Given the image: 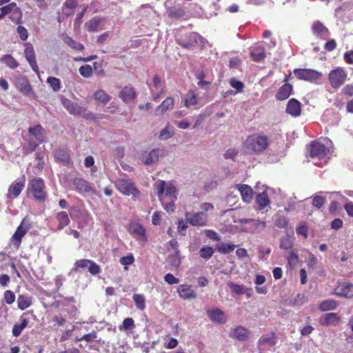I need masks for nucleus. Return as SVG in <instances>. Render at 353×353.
<instances>
[{
    "label": "nucleus",
    "mask_w": 353,
    "mask_h": 353,
    "mask_svg": "<svg viewBox=\"0 0 353 353\" xmlns=\"http://www.w3.org/2000/svg\"><path fill=\"white\" fill-rule=\"evenodd\" d=\"M3 299L7 304L11 305L15 301V294L11 290H6L3 294Z\"/></svg>",
    "instance_id": "obj_55"
},
{
    "label": "nucleus",
    "mask_w": 353,
    "mask_h": 353,
    "mask_svg": "<svg viewBox=\"0 0 353 353\" xmlns=\"http://www.w3.org/2000/svg\"><path fill=\"white\" fill-rule=\"evenodd\" d=\"M94 99L103 104H106L110 101L111 97L105 91L99 90L95 92Z\"/></svg>",
    "instance_id": "obj_42"
},
{
    "label": "nucleus",
    "mask_w": 353,
    "mask_h": 353,
    "mask_svg": "<svg viewBox=\"0 0 353 353\" xmlns=\"http://www.w3.org/2000/svg\"><path fill=\"white\" fill-rule=\"evenodd\" d=\"M230 85L234 89H236V92H241L244 87V85L241 81H238L235 79H230Z\"/></svg>",
    "instance_id": "obj_59"
},
{
    "label": "nucleus",
    "mask_w": 353,
    "mask_h": 353,
    "mask_svg": "<svg viewBox=\"0 0 353 353\" xmlns=\"http://www.w3.org/2000/svg\"><path fill=\"white\" fill-rule=\"evenodd\" d=\"M286 112L294 117L299 116L301 113L300 103L294 99H291L288 103Z\"/></svg>",
    "instance_id": "obj_23"
},
{
    "label": "nucleus",
    "mask_w": 353,
    "mask_h": 353,
    "mask_svg": "<svg viewBox=\"0 0 353 353\" xmlns=\"http://www.w3.org/2000/svg\"><path fill=\"white\" fill-rule=\"evenodd\" d=\"M137 307L140 310H143L145 308V299L143 295L139 294H134L132 296Z\"/></svg>",
    "instance_id": "obj_44"
},
{
    "label": "nucleus",
    "mask_w": 353,
    "mask_h": 353,
    "mask_svg": "<svg viewBox=\"0 0 353 353\" xmlns=\"http://www.w3.org/2000/svg\"><path fill=\"white\" fill-rule=\"evenodd\" d=\"M119 97L125 103L133 101L137 97L134 89L131 86H125L119 92Z\"/></svg>",
    "instance_id": "obj_20"
},
{
    "label": "nucleus",
    "mask_w": 353,
    "mask_h": 353,
    "mask_svg": "<svg viewBox=\"0 0 353 353\" xmlns=\"http://www.w3.org/2000/svg\"><path fill=\"white\" fill-rule=\"evenodd\" d=\"M292 92V86L290 84L285 83L279 88L276 94V98L279 101L285 100L290 96Z\"/></svg>",
    "instance_id": "obj_25"
},
{
    "label": "nucleus",
    "mask_w": 353,
    "mask_h": 353,
    "mask_svg": "<svg viewBox=\"0 0 353 353\" xmlns=\"http://www.w3.org/2000/svg\"><path fill=\"white\" fill-rule=\"evenodd\" d=\"M154 190L164 210L168 213L174 212L178 194L175 185L170 181L158 180L154 184Z\"/></svg>",
    "instance_id": "obj_1"
},
{
    "label": "nucleus",
    "mask_w": 353,
    "mask_h": 353,
    "mask_svg": "<svg viewBox=\"0 0 353 353\" xmlns=\"http://www.w3.org/2000/svg\"><path fill=\"white\" fill-rule=\"evenodd\" d=\"M31 298L28 295H19L17 299L18 307L21 310H24L31 305Z\"/></svg>",
    "instance_id": "obj_37"
},
{
    "label": "nucleus",
    "mask_w": 353,
    "mask_h": 353,
    "mask_svg": "<svg viewBox=\"0 0 353 353\" xmlns=\"http://www.w3.org/2000/svg\"><path fill=\"white\" fill-rule=\"evenodd\" d=\"M347 74L344 68L337 67L332 70L328 74V79L333 88H339L345 83Z\"/></svg>",
    "instance_id": "obj_7"
},
{
    "label": "nucleus",
    "mask_w": 353,
    "mask_h": 353,
    "mask_svg": "<svg viewBox=\"0 0 353 353\" xmlns=\"http://www.w3.org/2000/svg\"><path fill=\"white\" fill-rule=\"evenodd\" d=\"M339 320L340 319L336 313L331 312L323 315L319 319V323L323 326L336 325Z\"/></svg>",
    "instance_id": "obj_21"
},
{
    "label": "nucleus",
    "mask_w": 353,
    "mask_h": 353,
    "mask_svg": "<svg viewBox=\"0 0 353 353\" xmlns=\"http://www.w3.org/2000/svg\"><path fill=\"white\" fill-rule=\"evenodd\" d=\"M276 343V338L274 333L261 336L258 341V346L261 349L272 347Z\"/></svg>",
    "instance_id": "obj_18"
},
{
    "label": "nucleus",
    "mask_w": 353,
    "mask_h": 353,
    "mask_svg": "<svg viewBox=\"0 0 353 353\" xmlns=\"http://www.w3.org/2000/svg\"><path fill=\"white\" fill-rule=\"evenodd\" d=\"M20 323H15L12 328V334L14 336H19L25 327H27L28 324V320L26 318L21 317Z\"/></svg>",
    "instance_id": "obj_33"
},
{
    "label": "nucleus",
    "mask_w": 353,
    "mask_h": 353,
    "mask_svg": "<svg viewBox=\"0 0 353 353\" xmlns=\"http://www.w3.org/2000/svg\"><path fill=\"white\" fill-rule=\"evenodd\" d=\"M237 188L240 192L243 200L249 203L252 199V189L250 186L243 184V185H237Z\"/></svg>",
    "instance_id": "obj_26"
},
{
    "label": "nucleus",
    "mask_w": 353,
    "mask_h": 353,
    "mask_svg": "<svg viewBox=\"0 0 353 353\" xmlns=\"http://www.w3.org/2000/svg\"><path fill=\"white\" fill-rule=\"evenodd\" d=\"M28 133L31 136L34 137L35 140L37 141V143H36L33 141V139L30 140L27 150H29V152H32L36 149L39 143H41L45 141L46 139V131L40 125H37L34 127L29 128Z\"/></svg>",
    "instance_id": "obj_6"
},
{
    "label": "nucleus",
    "mask_w": 353,
    "mask_h": 353,
    "mask_svg": "<svg viewBox=\"0 0 353 353\" xmlns=\"http://www.w3.org/2000/svg\"><path fill=\"white\" fill-rule=\"evenodd\" d=\"M210 320L216 323H224L226 322L225 313L220 309H212L208 312Z\"/></svg>",
    "instance_id": "obj_22"
},
{
    "label": "nucleus",
    "mask_w": 353,
    "mask_h": 353,
    "mask_svg": "<svg viewBox=\"0 0 353 353\" xmlns=\"http://www.w3.org/2000/svg\"><path fill=\"white\" fill-rule=\"evenodd\" d=\"M134 261L132 254H128L127 256H123L120 259V263L125 265V269L127 270V266L131 265Z\"/></svg>",
    "instance_id": "obj_57"
},
{
    "label": "nucleus",
    "mask_w": 353,
    "mask_h": 353,
    "mask_svg": "<svg viewBox=\"0 0 353 353\" xmlns=\"http://www.w3.org/2000/svg\"><path fill=\"white\" fill-rule=\"evenodd\" d=\"M73 184L75 187L77 191L79 193L83 195H92L98 194L95 192V190L92 188L90 184L82 179H75L73 181Z\"/></svg>",
    "instance_id": "obj_13"
},
{
    "label": "nucleus",
    "mask_w": 353,
    "mask_h": 353,
    "mask_svg": "<svg viewBox=\"0 0 353 353\" xmlns=\"http://www.w3.org/2000/svg\"><path fill=\"white\" fill-rule=\"evenodd\" d=\"M250 336L249 330L243 326L239 325L232 328L230 332V336L232 339H236L239 341H246Z\"/></svg>",
    "instance_id": "obj_14"
},
{
    "label": "nucleus",
    "mask_w": 353,
    "mask_h": 353,
    "mask_svg": "<svg viewBox=\"0 0 353 353\" xmlns=\"http://www.w3.org/2000/svg\"><path fill=\"white\" fill-rule=\"evenodd\" d=\"M251 55L255 61H260L265 58V50L262 43H259L252 48Z\"/></svg>",
    "instance_id": "obj_30"
},
{
    "label": "nucleus",
    "mask_w": 353,
    "mask_h": 353,
    "mask_svg": "<svg viewBox=\"0 0 353 353\" xmlns=\"http://www.w3.org/2000/svg\"><path fill=\"white\" fill-rule=\"evenodd\" d=\"M103 21V19L97 17H94L90 21L85 24L86 29L90 32H95L102 29L101 27V23Z\"/></svg>",
    "instance_id": "obj_29"
},
{
    "label": "nucleus",
    "mask_w": 353,
    "mask_h": 353,
    "mask_svg": "<svg viewBox=\"0 0 353 353\" xmlns=\"http://www.w3.org/2000/svg\"><path fill=\"white\" fill-rule=\"evenodd\" d=\"M186 221L193 226H205L208 220V215L203 212H191L185 214Z\"/></svg>",
    "instance_id": "obj_9"
},
{
    "label": "nucleus",
    "mask_w": 353,
    "mask_h": 353,
    "mask_svg": "<svg viewBox=\"0 0 353 353\" xmlns=\"http://www.w3.org/2000/svg\"><path fill=\"white\" fill-rule=\"evenodd\" d=\"M296 233L298 234H301L304 236V238H307V228L305 223H302L299 225V226L296 228Z\"/></svg>",
    "instance_id": "obj_63"
},
{
    "label": "nucleus",
    "mask_w": 353,
    "mask_h": 353,
    "mask_svg": "<svg viewBox=\"0 0 353 353\" xmlns=\"http://www.w3.org/2000/svg\"><path fill=\"white\" fill-rule=\"evenodd\" d=\"M17 88L23 94H28L31 91V85L27 78L19 77L16 79Z\"/></svg>",
    "instance_id": "obj_24"
},
{
    "label": "nucleus",
    "mask_w": 353,
    "mask_h": 353,
    "mask_svg": "<svg viewBox=\"0 0 353 353\" xmlns=\"http://www.w3.org/2000/svg\"><path fill=\"white\" fill-rule=\"evenodd\" d=\"M115 186L117 189L124 195H131L136 198L140 194L139 191L135 187L134 183L129 179H119L117 180Z\"/></svg>",
    "instance_id": "obj_5"
},
{
    "label": "nucleus",
    "mask_w": 353,
    "mask_h": 353,
    "mask_svg": "<svg viewBox=\"0 0 353 353\" xmlns=\"http://www.w3.org/2000/svg\"><path fill=\"white\" fill-rule=\"evenodd\" d=\"M256 202L259 204V205L262 208H264L266 206H268L270 203L268 193L265 191H263V192L259 194L256 197Z\"/></svg>",
    "instance_id": "obj_43"
},
{
    "label": "nucleus",
    "mask_w": 353,
    "mask_h": 353,
    "mask_svg": "<svg viewBox=\"0 0 353 353\" xmlns=\"http://www.w3.org/2000/svg\"><path fill=\"white\" fill-rule=\"evenodd\" d=\"M203 43V39L195 32L190 33L185 39L178 41L181 46L187 49H193L196 46H201Z\"/></svg>",
    "instance_id": "obj_12"
},
{
    "label": "nucleus",
    "mask_w": 353,
    "mask_h": 353,
    "mask_svg": "<svg viewBox=\"0 0 353 353\" xmlns=\"http://www.w3.org/2000/svg\"><path fill=\"white\" fill-rule=\"evenodd\" d=\"M25 56L28 62L36 60L34 50L30 43H26Z\"/></svg>",
    "instance_id": "obj_47"
},
{
    "label": "nucleus",
    "mask_w": 353,
    "mask_h": 353,
    "mask_svg": "<svg viewBox=\"0 0 353 353\" xmlns=\"http://www.w3.org/2000/svg\"><path fill=\"white\" fill-rule=\"evenodd\" d=\"M185 106L189 108L197 103V94L193 90H190L185 94L184 99Z\"/></svg>",
    "instance_id": "obj_38"
},
{
    "label": "nucleus",
    "mask_w": 353,
    "mask_h": 353,
    "mask_svg": "<svg viewBox=\"0 0 353 353\" xmlns=\"http://www.w3.org/2000/svg\"><path fill=\"white\" fill-rule=\"evenodd\" d=\"M65 43H67L71 48L77 50H82L84 48L83 44L76 42L70 37L65 38Z\"/></svg>",
    "instance_id": "obj_56"
},
{
    "label": "nucleus",
    "mask_w": 353,
    "mask_h": 353,
    "mask_svg": "<svg viewBox=\"0 0 353 353\" xmlns=\"http://www.w3.org/2000/svg\"><path fill=\"white\" fill-rule=\"evenodd\" d=\"M164 280L166 283L170 285L177 284L179 282V279L176 278L174 275L170 273L166 274L164 276Z\"/></svg>",
    "instance_id": "obj_61"
},
{
    "label": "nucleus",
    "mask_w": 353,
    "mask_h": 353,
    "mask_svg": "<svg viewBox=\"0 0 353 353\" xmlns=\"http://www.w3.org/2000/svg\"><path fill=\"white\" fill-rule=\"evenodd\" d=\"M88 271L93 275H95L100 272V267L94 261H90V265L88 266Z\"/></svg>",
    "instance_id": "obj_60"
},
{
    "label": "nucleus",
    "mask_w": 353,
    "mask_h": 353,
    "mask_svg": "<svg viewBox=\"0 0 353 353\" xmlns=\"http://www.w3.org/2000/svg\"><path fill=\"white\" fill-rule=\"evenodd\" d=\"M175 134V130L169 123L159 132V139L162 141L168 140Z\"/></svg>",
    "instance_id": "obj_27"
},
{
    "label": "nucleus",
    "mask_w": 353,
    "mask_h": 353,
    "mask_svg": "<svg viewBox=\"0 0 353 353\" xmlns=\"http://www.w3.org/2000/svg\"><path fill=\"white\" fill-rule=\"evenodd\" d=\"M163 347L166 349H174L178 345V341L168 334L163 337Z\"/></svg>",
    "instance_id": "obj_40"
},
{
    "label": "nucleus",
    "mask_w": 353,
    "mask_h": 353,
    "mask_svg": "<svg viewBox=\"0 0 353 353\" xmlns=\"http://www.w3.org/2000/svg\"><path fill=\"white\" fill-rule=\"evenodd\" d=\"M174 100L172 97H168L157 107V111L163 113L168 110L172 109L174 107Z\"/></svg>",
    "instance_id": "obj_36"
},
{
    "label": "nucleus",
    "mask_w": 353,
    "mask_h": 353,
    "mask_svg": "<svg viewBox=\"0 0 353 353\" xmlns=\"http://www.w3.org/2000/svg\"><path fill=\"white\" fill-rule=\"evenodd\" d=\"M235 245L230 243H219L217 245V250L222 254H229L234 251Z\"/></svg>",
    "instance_id": "obj_45"
},
{
    "label": "nucleus",
    "mask_w": 353,
    "mask_h": 353,
    "mask_svg": "<svg viewBox=\"0 0 353 353\" xmlns=\"http://www.w3.org/2000/svg\"><path fill=\"white\" fill-rule=\"evenodd\" d=\"M30 226L28 223L23 219L19 226L17 228L14 234L12 235L10 239V245L12 246L15 249H18L20 246L21 239L29 230Z\"/></svg>",
    "instance_id": "obj_8"
},
{
    "label": "nucleus",
    "mask_w": 353,
    "mask_h": 353,
    "mask_svg": "<svg viewBox=\"0 0 353 353\" xmlns=\"http://www.w3.org/2000/svg\"><path fill=\"white\" fill-rule=\"evenodd\" d=\"M57 219L59 222L58 229L61 230L70 223V219L66 212L62 211L57 214Z\"/></svg>",
    "instance_id": "obj_35"
},
{
    "label": "nucleus",
    "mask_w": 353,
    "mask_h": 353,
    "mask_svg": "<svg viewBox=\"0 0 353 353\" xmlns=\"http://www.w3.org/2000/svg\"><path fill=\"white\" fill-rule=\"evenodd\" d=\"M161 155V150L160 149H155L151 150L150 152H144L140 157L143 163L147 165H152L157 163L159 157Z\"/></svg>",
    "instance_id": "obj_15"
},
{
    "label": "nucleus",
    "mask_w": 353,
    "mask_h": 353,
    "mask_svg": "<svg viewBox=\"0 0 353 353\" xmlns=\"http://www.w3.org/2000/svg\"><path fill=\"white\" fill-rule=\"evenodd\" d=\"M268 145L269 141L266 137L253 134L245 141L244 148L248 153H259L265 150Z\"/></svg>",
    "instance_id": "obj_3"
},
{
    "label": "nucleus",
    "mask_w": 353,
    "mask_h": 353,
    "mask_svg": "<svg viewBox=\"0 0 353 353\" xmlns=\"http://www.w3.org/2000/svg\"><path fill=\"white\" fill-rule=\"evenodd\" d=\"M1 60L11 69H15L19 66L18 62L11 54H6L3 56Z\"/></svg>",
    "instance_id": "obj_39"
},
{
    "label": "nucleus",
    "mask_w": 353,
    "mask_h": 353,
    "mask_svg": "<svg viewBox=\"0 0 353 353\" xmlns=\"http://www.w3.org/2000/svg\"><path fill=\"white\" fill-rule=\"evenodd\" d=\"M47 82L50 84V87L55 92H57L61 88V81L59 79L50 77L47 79Z\"/></svg>",
    "instance_id": "obj_49"
},
{
    "label": "nucleus",
    "mask_w": 353,
    "mask_h": 353,
    "mask_svg": "<svg viewBox=\"0 0 353 353\" xmlns=\"http://www.w3.org/2000/svg\"><path fill=\"white\" fill-rule=\"evenodd\" d=\"M90 261L89 259H81L79 261H77L74 263V267L72 270V271H78L79 269H85L88 268L90 265Z\"/></svg>",
    "instance_id": "obj_52"
},
{
    "label": "nucleus",
    "mask_w": 353,
    "mask_h": 353,
    "mask_svg": "<svg viewBox=\"0 0 353 353\" xmlns=\"http://www.w3.org/2000/svg\"><path fill=\"white\" fill-rule=\"evenodd\" d=\"M79 73L82 77L89 78L92 74V68L90 65H82L79 68Z\"/></svg>",
    "instance_id": "obj_54"
},
{
    "label": "nucleus",
    "mask_w": 353,
    "mask_h": 353,
    "mask_svg": "<svg viewBox=\"0 0 353 353\" xmlns=\"http://www.w3.org/2000/svg\"><path fill=\"white\" fill-rule=\"evenodd\" d=\"M0 11H3L6 15L12 13L13 14H17L21 15V10L14 2L10 3L7 6H3L0 8Z\"/></svg>",
    "instance_id": "obj_34"
},
{
    "label": "nucleus",
    "mask_w": 353,
    "mask_h": 353,
    "mask_svg": "<svg viewBox=\"0 0 353 353\" xmlns=\"http://www.w3.org/2000/svg\"><path fill=\"white\" fill-rule=\"evenodd\" d=\"M338 305V303L334 300H326L321 303L319 309L321 311H329L334 310Z\"/></svg>",
    "instance_id": "obj_41"
},
{
    "label": "nucleus",
    "mask_w": 353,
    "mask_h": 353,
    "mask_svg": "<svg viewBox=\"0 0 353 353\" xmlns=\"http://www.w3.org/2000/svg\"><path fill=\"white\" fill-rule=\"evenodd\" d=\"M55 157L57 160L63 162H68L70 160L69 153L63 149H59L56 152Z\"/></svg>",
    "instance_id": "obj_48"
},
{
    "label": "nucleus",
    "mask_w": 353,
    "mask_h": 353,
    "mask_svg": "<svg viewBox=\"0 0 353 353\" xmlns=\"http://www.w3.org/2000/svg\"><path fill=\"white\" fill-rule=\"evenodd\" d=\"M228 285L230 288L231 291L236 294L241 295L245 293V287L243 285L230 282Z\"/></svg>",
    "instance_id": "obj_50"
},
{
    "label": "nucleus",
    "mask_w": 353,
    "mask_h": 353,
    "mask_svg": "<svg viewBox=\"0 0 353 353\" xmlns=\"http://www.w3.org/2000/svg\"><path fill=\"white\" fill-rule=\"evenodd\" d=\"M294 74L299 79L308 81H316L322 76V74L316 70L301 68L294 70Z\"/></svg>",
    "instance_id": "obj_10"
},
{
    "label": "nucleus",
    "mask_w": 353,
    "mask_h": 353,
    "mask_svg": "<svg viewBox=\"0 0 353 353\" xmlns=\"http://www.w3.org/2000/svg\"><path fill=\"white\" fill-rule=\"evenodd\" d=\"M214 253V250L212 247L205 246L200 250V255L203 259H210Z\"/></svg>",
    "instance_id": "obj_53"
},
{
    "label": "nucleus",
    "mask_w": 353,
    "mask_h": 353,
    "mask_svg": "<svg viewBox=\"0 0 353 353\" xmlns=\"http://www.w3.org/2000/svg\"><path fill=\"white\" fill-rule=\"evenodd\" d=\"M17 32L18 33V34L19 35L20 39L22 41H26V40L28 39V32L27 29L25 27H23L22 26H19L17 28Z\"/></svg>",
    "instance_id": "obj_58"
},
{
    "label": "nucleus",
    "mask_w": 353,
    "mask_h": 353,
    "mask_svg": "<svg viewBox=\"0 0 353 353\" xmlns=\"http://www.w3.org/2000/svg\"><path fill=\"white\" fill-rule=\"evenodd\" d=\"M335 294L340 296L350 298L353 296V285L350 283H340L335 289Z\"/></svg>",
    "instance_id": "obj_19"
},
{
    "label": "nucleus",
    "mask_w": 353,
    "mask_h": 353,
    "mask_svg": "<svg viewBox=\"0 0 353 353\" xmlns=\"http://www.w3.org/2000/svg\"><path fill=\"white\" fill-rule=\"evenodd\" d=\"M62 104L70 114H79L81 113V108L76 103L68 99H63Z\"/></svg>",
    "instance_id": "obj_28"
},
{
    "label": "nucleus",
    "mask_w": 353,
    "mask_h": 353,
    "mask_svg": "<svg viewBox=\"0 0 353 353\" xmlns=\"http://www.w3.org/2000/svg\"><path fill=\"white\" fill-rule=\"evenodd\" d=\"M134 327V320L132 318H126L123 320L122 325L119 327V330H132Z\"/></svg>",
    "instance_id": "obj_51"
},
{
    "label": "nucleus",
    "mask_w": 353,
    "mask_h": 353,
    "mask_svg": "<svg viewBox=\"0 0 353 353\" xmlns=\"http://www.w3.org/2000/svg\"><path fill=\"white\" fill-rule=\"evenodd\" d=\"M128 232L137 241L144 243L147 241V236L145 228L137 222H132L130 223Z\"/></svg>",
    "instance_id": "obj_11"
},
{
    "label": "nucleus",
    "mask_w": 353,
    "mask_h": 353,
    "mask_svg": "<svg viewBox=\"0 0 353 353\" xmlns=\"http://www.w3.org/2000/svg\"><path fill=\"white\" fill-rule=\"evenodd\" d=\"M308 151L314 163L322 166L327 163L333 153L334 145L330 139L324 138L318 141L311 142Z\"/></svg>",
    "instance_id": "obj_2"
},
{
    "label": "nucleus",
    "mask_w": 353,
    "mask_h": 353,
    "mask_svg": "<svg viewBox=\"0 0 353 353\" xmlns=\"http://www.w3.org/2000/svg\"><path fill=\"white\" fill-rule=\"evenodd\" d=\"M174 124L177 126L178 128L181 130H185L190 126L191 123L188 121V119H183L181 121H175Z\"/></svg>",
    "instance_id": "obj_62"
},
{
    "label": "nucleus",
    "mask_w": 353,
    "mask_h": 353,
    "mask_svg": "<svg viewBox=\"0 0 353 353\" xmlns=\"http://www.w3.org/2000/svg\"><path fill=\"white\" fill-rule=\"evenodd\" d=\"M168 262L173 267H179L181 264V258L179 256V251L175 250V252L172 254H170L168 256Z\"/></svg>",
    "instance_id": "obj_46"
},
{
    "label": "nucleus",
    "mask_w": 353,
    "mask_h": 353,
    "mask_svg": "<svg viewBox=\"0 0 353 353\" xmlns=\"http://www.w3.org/2000/svg\"><path fill=\"white\" fill-rule=\"evenodd\" d=\"M325 203V199L323 197L320 196H316L313 199V205L317 208H321Z\"/></svg>",
    "instance_id": "obj_64"
},
{
    "label": "nucleus",
    "mask_w": 353,
    "mask_h": 353,
    "mask_svg": "<svg viewBox=\"0 0 353 353\" xmlns=\"http://www.w3.org/2000/svg\"><path fill=\"white\" fill-rule=\"evenodd\" d=\"M28 192L34 199L43 201L47 196L44 181L41 178H33L30 181Z\"/></svg>",
    "instance_id": "obj_4"
},
{
    "label": "nucleus",
    "mask_w": 353,
    "mask_h": 353,
    "mask_svg": "<svg viewBox=\"0 0 353 353\" xmlns=\"http://www.w3.org/2000/svg\"><path fill=\"white\" fill-rule=\"evenodd\" d=\"M25 187V179H21L14 181L10 186L8 197L14 199L19 195Z\"/></svg>",
    "instance_id": "obj_17"
},
{
    "label": "nucleus",
    "mask_w": 353,
    "mask_h": 353,
    "mask_svg": "<svg viewBox=\"0 0 353 353\" xmlns=\"http://www.w3.org/2000/svg\"><path fill=\"white\" fill-rule=\"evenodd\" d=\"M314 34L321 36L327 37L328 35V30L320 21H315L312 27Z\"/></svg>",
    "instance_id": "obj_31"
},
{
    "label": "nucleus",
    "mask_w": 353,
    "mask_h": 353,
    "mask_svg": "<svg viewBox=\"0 0 353 353\" xmlns=\"http://www.w3.org/2000/svg\"><path fill=\"white\" fill-rule=\"evenodd\" d=\"M250 228L246 229L245 230V232L254 233L263 230L266 227V223L265 221H261L256 219H252V221L250 223Z\"/></svg>",
    "instance_id": "obj_32"
},
{
    "label": "nucleus",
    "mask_w": 353,
    "mask_h": 353,
    "mask_svg": "<svg viewBox=\"0 0 353 353\" xmlns=\"http://www.w3.org/2000/svg\"><path fill=\"white\" fill-rule=\"evenodd\" d=\"M177 292L179 296L184 300H192L196 298V294L190 285H180L178 287Z\"/></svg>",
    "instance_id": "obj_16"
}]
</instances>
